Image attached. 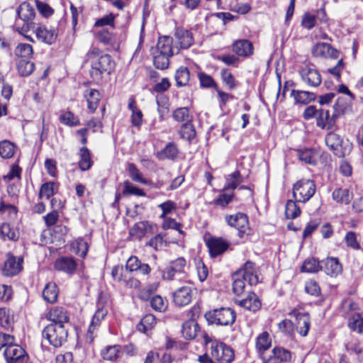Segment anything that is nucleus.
<instances>
[{
  "label": "nucleus",
  "mask_w": 363,
  "mask_h": 363,
  "mask_svg": "<svg viewBox=\"0 0 363 363\" xmlns=\"http://www.w3.org/2000/svg\"><path fill=\"white\" fill-rule=\"evenodd\" d=\"M84 62L90 65V76L94 80H101L103 74H109L114 68L111 57L95 46H91L84 57Z\"/></svg>",
  "instance_id": "obj_1"
},
{
  "label": "nucleus",
  "mask_w": 363,
  "mask_h": 363,
  "mask_svg": "<svg viewBox=\"0 0 363 363\" xmlns=\"http://www.w3.org/2000/svg\"><path fill=\"white\" fill-rule=\"evenodd\" d=\"M43 337L55 347H59L67 341L68 333L64 325L49 324L43 330Z\"/></svg>",
  "instance_id": "obj_2"
},
{
  "label": "nucleus",
  "mask_w": 363,
  "mask_h": 363,
  "mask_svg": "<svg viewBox=\"0 0 363 363\" xmlns=\"http://www.w3.org/2000/svg\"><path fill=\"white\" fill-rule=\"evenodd\" d=\"M205 318L211 324L228 325L235 322L236 315L232 308L222 307L206 313Z\"/></svg>",
  "instance_id": "obj_3"
},
{
  "label": "nucleus",
  "mask_w": 363,
  "mask_h": 363,
  "mask_svg": "<svg viewBox=\"0 0 363 363\" xmlns=\"http://www.w3.org/2000/svg\"><path fill=\"white\" fill-rule=\"evenodd\" d=\"M315 184L311 179H301L293 186V196L296 201L306 203L315 193Z\"/></svg>",
  "instance_id": "obj_4"
},
{
  "label": "nucleus",
  "mask_w": 363,
  "mask_h": 363,
  "mask_svg": "<svg viewBox=\"0 0 363 363\" xmlns=\"http://www.w3.org/2000/svg\"><path fill=\"white\" fill-rule=\"evenodd\" d=\"M326 145L338 157H343L348 155L352 150V145L348 141L344 142L339 135L329 133L325 138Z\"/></svg>",
  "instance_id": "obj_5"
},
{
  "label": "nucleus",
  "mask_w": 363,
  "mask_h": 363,
  "mask_svg": "<svg viewBox=\"0 0 363 363\" xmlns=\"http://www.w3.org/2000/svg\"><path fill=\"white\" fill-rule=\"evenodd\" d=\"M17 14L18 18L22 20L24 23L22 27H18V23H16V30L18 33L23 34L27 32L33 26V20L35 18V9L28 2L24 1L21 3L17 9Z\"/></svg>",
  "instance_id": "obj_6"
},
{
  "label": "nucleus",
  "mask_w": 363,
  "mask_h": 363,
  "mask_svg": "<svg viewBox=\"0 0 363 363\" xmlns=\"http://www.w3.org/2000/svg\"><path fill=\"white\" fill-rule=\"evenodd\" d=\"M211 356L220 363H230L234 359L233 350L223 343L212 342Z\"/></svg>",
  "instance_id": "obj_7"
},
{
  "label": "nucleus",
  "mask_w": 363,
  "mask_h": 363,
  "mask_svg": "<svg viewBox=\"0 0 363 363\" xmlns=\"http://www.w3.org/2000/svg\"><path fill=\"white\" fill-rule=\"evenodd\" d=\"M186 266V260L183 257H179L172 261L170 265L162 272L164 279H181L185 277L184 269Z\"/></svg>",
  "instance_id": "obj_8"
},
{
  "label": "nucleus",
  "mask_w": 363,
  "mask_h": 363,
  "mask_svg": "<svg viewBox=\"0 0 363 363\" xmlns=\"http://www.w3.org/2000/svg\"><path fill=\"white\" fill-rule=\"evenodd\" d=\"M299 74L303 82L309 86L317 87L322 82L321 75L314 65L307 64L304 65L299 70Z\"/></svg>",
  "instance_id": "obj_9"
},
{
  "label": "nucleus",
  "mask_w": 363,
  "mask_h": 363,
  "mask_svg": "<svg viewBox=\"0 0 363 363\" xmlns=\"http://www.w3.org/2000/svg\"><path fill=\"white\" fill-rule=\"evenodd\" d=\"M4 356L6 363H25L28 359L26 351L14 342L7 345Z\"/></svg>",
  "instance_id": "obj_10"
},
{
  "label": "nucleus",
  "mask_w": 363,
  "mask_h": 363,
  "mask_svg": "<svg viewBox=\"0 0 363 363\" xmlns=\"http://www.w3.org/2000/svg\"><path fill=\"white\" fill-rule=\"evenodd\" d=\"M23 258L16 257L11 253L6 255V259L4 263L2 273L6 277H13L20 273L23 269Z\"/></svg>",
  "instance_id": "obj_11"
},
{
  "label": "nucleus",
  "mask_w": 363,
  "mask_h": 363,
  "mask_svg": "<svg viewBox=\"0 0 363 363\" xmlns=\"http://www.w3.org/2000/svg\"><path fill=\"white\" fill-rule=\"evenodd\" d=\"M225 220L229 225L238 230V235L240 238H242L245 234H248V219L245 214L238 213L235 215L227 216Z\"/></svg>",
  "instance_id": "obj_12"
},
{
  "label": "nucleus",
  "mask_w": 363,
  "mask_h": 363,
  "mask_svg": "<svg viewBox=\"0 0 363 363\" xmlns=\"http://www.w3.org/2000/svg\"><path fill=\"white\" fill-rule=\"evenodd\" d=\"M192 296L193 288L191 286H184L174 292L173 301L177 306H184L191 301Z\"/></svg>",
  "instance_id": "obj_13"
},
{
  "label": "nucleus",
  "mask_w": 363,
  "mask_h": 363,
  "mask_svg": "<svg viewBox=\"0 0 363 363\" xmlns=\"http://www.w3.org/2000/svg\"><path fill=\"white\" fill-rule=\"evenodd\" d=\"M172 43L173 38L172 37L166 35L160 37L154 50L159 53L172 56L179 52V48L177 46L174 47Z\"/></svg>",
  "instance_id": "obj_14"
},
{
  "label": "nucleus",
  "mask_w": 363,
  "mask_h": 363,
  "mask_svg": "<svg viewBox=\"0 0 363 363\" xmlns=\"http://www.w3.org/2000/svg\"><path fill=\"white\" fill-rule=\"evenodd\" d=\"M296 320V330L301 336H306L310 328V318L307 313H299L294 309L290 313Z\"/></svg>",
  "instance_id": "obj_15"
},
{
  "label": "nucleus",
  "mask_w": 363,
  "mask_h": 363,
  "mask_svg": "<svg viewBox=\"0 0 363 363\" xmlns=\"http://www.w3.org/2000/svg\"><path fill=\"white\" fill-rule=\"evenodd\" d=\"M312 54L315 57L336 58L338 55L337 50L333 48L330 45L325 43L315 44L311 50Z\"/></svg>",
  "instance_id": "obj_16"
},
{
  "label": "nucleus",
  "mask_w": 363,
  "mask_h": 363,
  "mask_svg": "<svg viewBox=\"0 0 363 363\" xmlns=\"http://www.w3.org/2000/svg\"><path fill=\"white\" fill-rule=\"evenodd\" d=\"M77 261L72 257L64 256L58 258L55 262V268L68 274H74L77 268Z\"/></svg>",
  "instance_id": "obj_17"
},
{
  "label": "nucleus",
  "mask_w": 363,
  "mask_h": 363,
  "mask_svg": "<svg viewBox=\"0 0 363 363\" xmlns=\"http://www.w3.org/2000/svg\"><path fill=\"white\" fill-rule=\"evenodd\" d=\"M211 256L216 257L223 254L229 247V243L221 238H211L206 242Z\"/></svg>",
  "instance_id": "obj_18"
},
{
  "label": "nucleus",
  "mask_w": 363,
  "mask_h": 363,
  "mask_svg": "<svg viewBox=\"0 0 363 363\" xmlns=\"http://www.w3.org/2000/svg\"><path fill=\"white\" fill-rule=\"evenodd\" d=\"M152 233V224L147 221L136 223L129 230V235L138 240H140L147 234Z\"/></svg>",
  "instance_id": "obj_19"
},
{
  "label": "nucleus",
  "mask_w": 363,
  "mask_h": 363,
  "mask_svg": "<svg viewBox=\"0 0 363 363\" xmlns=\"http://www.w3.org/2000/svg\"><path fill=\"white\" fill-rule=\"evenodd\" d=\"M262 359L265 363H282L290 360L291 352L282 347H274L272 354L263 356Z\"/></svg>",
  "instance_id": "obj_20"
},
{
  "label": "nucleus",
  "mask_w": 363,
  "mask_h": 363,
  "mask_svg": "<svg viewBox=\"0 0 363 363\" xmlns=\"http://www.w3.org/2000/svg\"><path fill=\"white\" fill-rule=\"evenodd\" d=\"M233 51L240 57H248L253 54L252 43L248 40H238L232 45Z\"/></svg>",
  "instance_id": "obj_21"
},
{
  "label": "nucleus",
  "mask_w": 363,
  "mask_h": 363,
  "mask_svg": "<svg viewBox=\"0 0 363 363\" xmlns=\"http://www.w3.org/2000/svg\"><path fill=\"white\" fill-rule=\"evenodd\" d=\"M321 270L327 275L337 277L342 272V265L337 258L328 257L321 261Z\"/></svg>",
  "instance_id": "obj_22"
},
{
  "label": "nucleus",
  "mask_w": 363,
  "mask_h": 363,
  "mask_svg": "<svg viewBox=\"0 0 363 363\" xmlns=\"http://www.w3.org/2000/svg\"><path fill=\"white\" fill-rule=\"evenodd\" d=\"M46 318L52 322L51 324L63 325L69 321L67 311L60 306L51 308L46 314Z\"/></svg>",
  "instance_id": "obj_23"
},
{
  "label": "nucleus",
  "mask_w": 363,
  "mask_h": 363,
  "mask_svg": "<svg viewBox=\"0 0 363 363\" xmlns=\"http://www.w3.org/2000/svg\"><path fill=\"white\" fill-rule=\"evenodd\" d=\"M238 274H240L242 277V279L247 281L250 285H255L258 283L255 264L250 261L245 262L243 267L238 272Z\"/></svg>",
  "instance_id": "obj_24"
},
{
  "label": "nucleus",
  "mask_w": 363,
  "mask_h": 363,
  "mask_svg": "<svg viewBox=\"0 0 363 363\" xmlns=\"http://www.w3.org/2000/svg\"><path fill=\"white\" fill-rule=\"evenodd\" d=\"M35 33L39 40L48 45L54 43L57 37V33L55 29H48L45 26H38Z\"/></svg>",
  "instance_id": "obj_25"
},
{
  "label": "nucleus",
  "mask_w": 363,
  "mask_h": 363,
  "mask_svg": "<svg viewBox=\"0 0 363 363\" xmlns=\"http://www.w3.org/2000/svg\"><path fill=\"white\" fill-rule=\"evenodd\" d=\"M125 268L129 272H139L143 275H147L151 268L147 264L141 263L136 256H131L126 262Z\"/></svg>",
  "instance_id": "obj_26"
},
{
  "label": "nucleus",
  "mask_w": 363,
  "mask_h": 363,
  "mask_svg": "<svg viewBox=\"0 0 363 363\" xmlns=\"http://www.w3.org/2000/svg\"><path fill=\"white\" fill-rule=\"evenodd\" d=\"M336 119L334 113L330 116L329 111L320 109L317 114V125L322 129H330L334 126Z\"/></svg>",
  "instance_id": "obj_27"
},
{
  "label": "nucleus",
  "mask_w": 363,
  "mask_h": 363,
  "mask_svg": "<svg viewBox=\"0 0 363 363\" xmlns=\"http://www.w3.org/2000/svg\"><path fill=\"white\" fill-rule=\"evenodd\" d=\"M174 36L177 39L181 48L187 49L194 43L192 34L183 28H177Z\"/></svg>",
  "instance_id": "obj_28"
},
{
  "label": "nucleus",
  "mask_w": 363,
  "mask_h": 363,
  "mask_svg": "<svg viewBox=\"0 0 363 363\" xmlns=\"http://www.w3.org/2000/svg\"><path fill=\"white\" fill-rule=\"evenodd\" d=\"M238 304L241 307L252 312L258 311L262 306L260 300L255 293H250L247 298L238 301Z\"/></svg>",
  "instance_id": "obj_29"
},
{
  "label": "nucleus",
  "mask_w": 363,
  "mask_h": 363,
  "mask_svg": "<svg viewBox=\"0 0 363 363\" xmlns=\"http://www.w3.org/2000/svg\"><path fill=\"white\" fill-rule=\"evenodd\" d=\"M199 332V326L197 322L194 319H190L183 323L182 333L186 340H193Z\"/></svg>",
  "instance_id": "obj_30"
},
{
  "label": "nucleus",
  "mask_w": 363,
  "mask_h": 363,
  "mask_svg": "<svg viewBox=\"0 0 363 363\" xmlns=\"http://www.w3.org/2000/svg\"><path fill=\"white\" fill-rule=\"evenodd\" d=\"M84 96L87 101V106L91 112H94L98 107L100 101V93L94 89H86L84 91Z\"/></svg>",
  "instance_id": "obj_31"
},
{
  "label": "nucleus",
  "mask_w": 363,
  "mask_h": 363,
  "mask_svg": "<svg viewBox=\"0 0 363 363\" xmlns=\"http://www.w3.org/2000/svg\"><path fill=\"white\" fill-rule=\"evenodd\" d=\"M43 297L48 303H55L58 297V289L56 284L53 282L48 283L43 289Z\"/></svg>",
  "instance_id": "obj_32"
},
{
  "label": "nucleus",
  "mask_w": 363,
  "mask_h": 363,
  "mask_svg": "<svg viewBox=\"0 0 363 363\" xmlns=\"http://www.w3.org/2000/svg\"><path fill=\"white\" fill-rule=\"evenodd\" d=\"M179 150L174 143H169L164 148L157 154L160 160H174L178 155Z\"/></svg>",
  "instance_id": "obj_33"
},
{
  "label": "nucleus",
  "mask_w": 363,
  "mask_h": 363,
  "mask_svg": "<svg viewBox=\"0 0 363 363\" xmlns=\"http://www.w3.org/2000/svg\"><path fill=\"white\" fill-rule=\"evenodd\" d=\"M298 158L307 164L315 165L319 159V154L314 150L305 149L298 152Z\"/></svg>",
  "instance_id": "obj_34"
},
{
  "label": "nucleus",
  "mask_w": 363,
  "mask_h": 363,
  "mask_svg": "<svg viewBox=\"0 0 363 363\" xmlns=\"http://www.w3.org/2000/svg\"><path fill=\"white\" fill-rule=\"evenodd\" d=\"M79 157L80 160L78 162L79 167L82 171L88 170L92 165V161L91 160L90 151L86 147H82L79 149Z\"/></svg>",
  "instance_id": "obj_35"
},
{
  "label": "nucleus",
  "mask_w": 363,
  "mask_h": 363,
  "mask_svg": "<svg viewBox=\"0 0 363 363\" xmlns=\"http://www.w3.org/2000/svg\"><path fill=\"white\" fill-rule=\"evenodd\" d=\"M332 196L335 201L344 204H348L352 199V194L347 189H336Z\"/></svg>",
  "instance_id": "obj_36"
},
{
  "label": "nucleus",
  "mask_w": 363,
  "mask_h": 363,
  "mask_svg": "<svg viewBox=\"0 0 363 363\" xmlns=\"http://www.w3.org/2000/svg\"><path fill=\"white\" fill-rule=\"evenodd\" d=\"M70 249L75 255L84 257L88 251V244L82 238H77L71 243Z\"/></svg>",
  "instance_id": "obj_37"
},
{
  "label": "nucleus",
  "mask_w": 363,
  "mask_h": 363,
  "mask_svg": "<svg viewBox=\"0 0 363 363\" xmlns=\"http://www.w3.org/2000/svg\"><path fill=\"white\" fill-rule=\"evenodd\" d=\"M96 39L101 43L114 47L116 43L115 35L106 28H102L96 34Z\"/></svg>",
  "instance_id": "obj_38"
},
{
  "label": "nucleus",
  "mask_w": 363,
  "mask_h": 363,
  "mask_svg": "<svg viewBox=\"0 0 363 363\" xmlns=\"http://www.w3.org/2000/svg\"><path fill=\"white\" fill-rule=\"evenodd\" d=\"M16 68L20 75L27 77L34 71L35 65L29 60L19 59L16 63Z\"/></svg>",
  "instance_id": "obj_39"
},
{
  "label": "nucleus",
  "mask_w": 363,
  "mask_h": 363,
  "mask_svg": "<svg viewBox=\"0 0 363 363\" xmlns=\"http://www.w3.org/2000/svg\"><path fill=\"white\" fill-rule=\"evenodd\" d=\"M108 311L103 307H99L96 311L95 312L91 323L89 327L88 332L90 334H93L94 330L100 325L101 320L106 317L107 315Z\"/></svg>",
  "instance_id": "obj_40"
},
{
  "label": "nucleus",
  "mask_w": 363,
  "mask_h": 363,
  "mask_svg": "<svg viewBox=\"0 0 363 363\" xmlns=\"http://www.w3.org/2000/svg\"><path fill=\"white\" fill-rule=\"evenodd\" d=\"M13 316L9 308H0V325L4 329L12 328Z\"/></svg>",
  "instance_id": "obj_41"
},
{
  "label": "nucleus",
  "mask_w": 363,
  "mask_h": 363,
  "mask_svg": "<svg viewBox=\"0 0 363 363\" xmlns=\"http://www.w3.org/2000/svg\"><path fill=\"white\" fill-rule=\"evenodd\" d=\"M350 103L345 98H339L334 104V115L337 118L350 109Z\"/></svg>",
  "instance_id": "obj_42"
},
{
  "label": "nucleus",
  "mask_w": 363,
  "mask_h": 363,
  "mask_svg": "<svg viewBox=\"0 0 363 363\" xmlns=\"http://www.w3.org/2000/svg\"><path fill=\"white\" fill-rule=\"evenodd\" d=\"M121 354L120 346H107L101 352V355L104 360L107 361H115L116 360Z\"/></svg>",
  "instance_id": "obj_43"
},
{
  "label": "nucleus",
  "mask_w": 363,
  "mask_h": 363,
  "mask_svg": "<svg viewBox=\"0 0 363 363\" xmlns=\"http://www.w3.org/2000/svg\"><path fill=\"white\" fill-rule=\"evenodd\" d=\"M152 55L154 65L156 68L160 69H164L168 67L169 64V58L172 57L171 55L159 53L155 50H153Z\"/></svg>",
  "instance_id": "obj_44"
},
{
  "label": "nucleus",
  "mask_w": 363,
  "mask_h": 363,
  "mask_svg": "<svg viewBox=\"0 0 363 363\" xmlns=\"http://www.w3.org/2000/svg\"><path fill=\"white\" fill-rule=\"evenodd\" d=\"M293 96L296 102L306 104L315 100V94L307 91H293Z\"/></svg>",
  "instance_id": "obj_45"
},
{
  "label": "nucleus",
  "mask_w": 363,
  "mask_h": 363,
  "mask_svg": "<svg viewBox=\"0 0 363 363\" xmlns=\"http://www.w3.org/2000/svg\"><path fill=\"white\" fill-rule=\"evenodd\" d=\"M0 238L4 240H16L18 235L8 223L0 225Z\"/></svg>",
  "instance_id": "obj_46"
},
{
  "label": "nucleus",
  "mask_w": 363,
  "mask_h": 363,
  "mask_svg": "<svg viewBox=\"0 0 363 363\" xmlns=\"http://www.w3.org/2000/svg\"><path fill=\"white\" fill-rule=\"evenodd\" d=\"M243 178L238 171H235L233 173L228 174L226 177V185L225 189L234 190L238 185L242 183Z\"/></svg>",
  "instance_id": "obj_47"
},
{
  "label": "nucleus",
  "mask_w": 363,
  "mask_h": 363,
  "mask_svg": "<svg viewBox=\"0 0 363 363\" xmlns=\"http://www.w3.org/2000/svg\"><path fill=\"white\" fill-rule=\"evenodd\" d=\"M296 202L293 200L287 201L285 206V216L287 219H294L301 214V209Z\"/></svg>",
  "instance_id": "obj_48"
},
{
  "label": "nucleus",
  "mask_w": 363,
  "mask_h": 363,
  "mask_svg": "<svg viewBox=\"0 0 363 363\" xmlns=\"http://www.w3.org/2000/svg\"><path fill=\"white\" fill-rule=\"evenodd\" d=\"M0 212L8 216L10 220H15L17 218L18 209L13 204L7 203L4 200H1Z\"/></svg>",
  "instance_id": "obj_49"
},
{
  "label": "nucleus",
  "mask_w": 363,
  "mask_h": 363,
  "mask_svg": "<svg viewBox=\"0 0 363 363\" xmlns=\"http://www.w3.org/2000/svg\"><path fill=\"white\" fill-rule=\"evenodd\" d=\"M319 270H321V262L314 258L306 259L301 267V272H303L315 273Z\"/></svg>",
  "instance_id": "obj_50"
},
{
  "label": "nucleus",
  "mask_w": 363,
  "mask_h": 363,
  "mask_svg": "<svg viewBox=\"0 0 363 363\" xmlns=\"http://www.w3.org/2000/svg\"><path fill=\"white\" fill-rule=\"evenodd\" d=\"M15 53L20 59L29 60L33 53V47L29 44L21 43L16 48Z\"/></svg>",
  "instance_id": "obj_51"
},
{
  "label": "nucleus",
  "mask_w": 363,
  "mask_h": 363,
  "mask_svg": "<svg viewBox=\"0 0 363 363\" xmlns=\"http://www.w3.org/2000/svg\"><path fill=\"white\" fill-rule=\"evenodd\" d=\"M190 78L189 71L187 67H181L175 73V80L178 86H182L187 84Z\"/></svg>",
  "instance_id": "obj_52"
},
{
  "label": "nucleus",
  "mask_w": 363,
  "mask_h": 363,
  "mask_svg": "<svg viewBox=\"0 0 363 363\" xmlns=\"http://www.w3.org/2000/svg\"><path fill=\"white\" fill-rule=\"evenodd\" d=\"M271 346V340L267 332L260 334L256 341V347L259 352H264Z\"/></svg>",
  "instance_id": "obj_53"
},
{
  "label": "nucleus",
  "mask_w": 363,
  "mask_h": 363,
  "mask_svg": "<svg viewBox=\"0 0 363 363\" xmlns=\"http://www.w3.org/2000/svg\"><path fill=\"white\" fill-rule=\"evenodd\" d=\"M156 324V319L152 314H147L140 320V325L138 328L140 331L146 333L152 329Z\"/></svg>",
  "instance_id": "obj_54"
},
{
  "label": "nucleus",
  "mask_w": 363,
  "mask_h": 363,
  "mask_svg": "<svg viewBox=\"0 0 363 363\" xmlns=\"http://www.w3.org/2000/svg\"><path fill=\"white\" fill-rule=\"evenodd\" d=\"M128 171L129 173V176L131 179L134 182L141 183L143 184H147V181L145 178L143 177V174L140 173L137 167L133 164L129 163L128 165Z\"/></svg>",
  "instance_id": "obj_55"
},
{
  "label": "nucleus",
  "mask_w": 363,
  "mask_h": 363,
  "mask_svg": "<svg viewBox=\"0 0 363 363\" xmlns=\"http://www.w3.org/2000/svg\"><path fill=\"white\" fill-rule=\"evenodd\" d=\"M348 325L351 330L359 333H363V318L359 314L352 315L348 322Z\"/></svg>",
  "instance_id": "obj_56"
},
{
  "label": "nucleus",
  "mask_w": 363,
  "mask_h": 363,
  "mask_svg": "<svg viewBox=\"0 0 363 363\" xmlns=\"http://www.w3.org/2000/svg\"><path fill=\"white\" fill-rule=\"evenodd\" d=\"M181 138L186 140H191L196 135V131L194 125L189 122L185 123L179 130Z\"/></svg>",
  "instance_id": "obj_57"
},
{
  "label": "nucleus",
  "mask_w": 363,
  "mask_h": 363,
  "mask_svg": "<svg viewBox=\"0 0 363 363\" xmlns=\"http://www.w3.org/2000/svg\"><path fill=\"white\" fill-rule=\"evenodd\" d=\"M14 154V145L8 140L0 143V156L3 158H10Z\"/></svg>",
  "instance_id": "obj_58"
},
{
  "label": "nucleus",
  "mask_w": 363,
  "mask_h": 363,
  "mask_svg": "<svg viewBox=\"0 0 363 363\" xmlns=\"http://www.w3.org/2000/svg\"><path fill=\"white\" fill-rule=\"evenodd\" d=\"M173 118L178 122H189L191 121L189 109L186 107L177 108L173 113Z\"/></svg>",
  "instance_id": "obj_59"
},
{
  "label": "nucleus",
  "mask_w": 363,
  "mask_h": 363,
  "mask_svg": "<svg viewBox=\"0 0 363 363\" xmlns=\"http://www.w3.org/2000/svg\"><path fill=\"white\" fill-rule=\"evenodd\" d=\"M60 121L61 123L69 126H77L79 125L78 118L69 111L62 113L60 117Z\"/></svg>",
  "instance_id": "obj_60"
},
{
  "label": "nucleus",
  "mask_w": 363,
  "mask_h": 363,
  "mask_svg": "<svg viewBox=\"0 0 363 363\" xmlns=\"http://www.w3.org/2000/svg\"><path fill=\"white\" fill-rule=\"evenodd\" d=\"M55 190V183L54 182H47L42 185L39 196L40 199L45 198L46 199H49L54 194Z\"/></svg>",
  "instance_id": "obj_61"
},
{
  "label": "nucleus",
  "mask_w": 363,
  "mask_h": 363,
  "mask_svg": "<svg viewBox=\"0 0 363 363\" xmlns=\"http://www.w3.org/2000/svg\"><path fill=\"white\" fill-rule=\"evenodd\" d=\"M123 194L124 195H136L139 196H145V193L143 191L133 184H131L129 182H125L124 183V189L123 191Z\"/></svg>",
  "instance_id": "obj_62"
},
{
  "label": "nucleus",
  "mask_w": 363,
  "mask_h": 363,
  "mask_svg": "<svg viewBox=\"0 0 363 363\" xmlns=\"http://www.w3.org/2000/svg\"><path fill=\"white\" fill-rule=\"evenodd\" d=\"M316 23V17L314 14L311 13H305L301 19V25L306 29H311L313 28Z\"/></svg>",
  "instance_id": "obj_63"
},
{
  "label": "nucleus",
  "mask_w": 363,
  "mask_h": 363,
  "mask_svg": "<svg viewBox=\"0 0 363 363\" xmlns=\"http://www.w3.org/2000/svg\"><path fill=\"white\" fill-rule=\"evenodd\" d=\"M150 306L155 311L162 312L167 308L164 299L160 296H155L150 300Z\"/></svg>",
  "instance_id": "obj_64"
}]
</instances>
